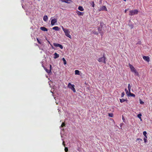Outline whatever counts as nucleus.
I'll return each mask as SVG.
<instances>
[{"label":"nucleus","mask_w":152,"mask_h":152,"mask_svg":"<svg viewBox=\"0 0 152 152\" xmlns=\"http://www.w3.org/2000/svg\"><path fill=\"white\" fill-rule=\"evenodd\" d=\"M109 115L110 117H113V114H112V113H109Z\"/></svg>","instance_id":"36"},{"label":"nucleus","mask_w":152,"mask_h":152,"mask_svg":"<svg viewBox=\"0 0 152 152\" xmlns=\"http://www.w3.org/2000/svg\"><path fill=\"white\" fill-rule=\"evenodd\" d=\"M137 117L140 119V120H142V118H141V116H142V114H139L137 115Z\"/></svg>","instance_id":"21"},{"label":"nucleus","mask_w":152,"mask_h":152,"mask_svg":"<svg viewBox=\"0 0 152 152\" xmlns=\"http://www.w3.org/2000/svg\"><path fill=\"white\" fill-rule=\"evenodd\" d=\"M53 45L56 47H59L61 49H62L63 48V46L60 44L54 43H53Z\"/></svg>","instance_id":"7"},{"label":"nucleus","mask_w":152,"mask_h":152,"mask_svg":"<svg viewBox=\"0 0 152 152\" xmlns=\"http://www.w3.org/2000/svg\"><path fill=\"white\" fill-rule=\"evenodd\" d=\"M37 41L38 42L39 44H41V42L39 40V39L38 38H37Z\"/></svg>","instance_id":"31"},{"label":"nucleus","mask_w":152,"mask_h":152,"mask_svg":"<svg viewBox=\"0 0 152 152\" xmlns=\"http://www.w3.org/2000/svg\"><path fill=\"white\" fill-rule=\"evenodd\" d=\"M62 60L64 62V65L66 64V62L65 59L64 58H62Z\"/></svg>","instance_id":"23"},{"label":"nucleus","mask_w":152,"mask_h":152,"mask_svg":"<svg viewBox=\"0 0 152 152\" xmlns=\"http://www.w3.org/2000/svg\"><path fill=\"white\" fill-rule=\"evenodd\" d=\"M125 91H126V93L127 94V93L128 92V91L126 89H125Z\"/></svg>","instance_id":"39"},{"label":"nucleus","mask_w":152,"mask_h":152,"mask_svg":"<svg viewBox=\"0 0 152 152\" xmlns=\"http://www.w3.org/2000/svg\"><path fill=\"white\" fill-rule=\"evenodd\" d=\"M129 94H130V95L131 96H132V97H135V95L134 94H133V93H131L130 92L129 93Z\"/></svg>","instance_id":"24"},{"label":"nucleus","mask_w":152,"mask_h":152,"mask_svg":"<svg viewBox=\"0 0 152 152\" xmlns=\"http://www.w3.org/2000/svg\"><path fill=\"white\" fill-rule=\"evenodd\" d=\"M64 150L65 152H67L68 151V148L67 147H65Z\"/></svg>","instance_id":"30"},{"label":"nucleus","mask_w":152,"mask_h":152,"mask_svg":"<svg viewBox=\"0 0 152 152\" xmlns=\"http://www.w3.org/2000/svg\"><path fill=\"white\" fill-rule=\"evenodd\" d=\"M63 145L64 147L65 146V142L64 141L63 142Z\"/></svg>","instance_id":"37"},{"label":"nucleus","mask_w":152,"mask_h":152,"mask_svg":"<svg viewBox=\"0 0 152 152\" xmlns=\"http://www.w3.org/2000/svg\"><path fill=\"white\" fill-rule=\"evenodd\" d=\"M133 72L134 73V75H136V76H138L139 75V73L137 72L136 69H135V70Z\"/></svg>","instance_id":"17"},{"label":"nucleus","mask_w":152,"mask_h":152,"mask_svg":"<svg viewBox=\"0 0 152 152\" xmlns=\"http://www.w3.org/2000/svg\"><path fill=\"white\" fill-rule=\"evenodd\" d=\"M120 102L121 103H123L125 101H126V100L125 99H120Z\"/></svg>","instance_id":"22"},{"label":"nucleus","mask_w":152,"mask_h":152,"mask_svg":"<svg viewBox=\"0 0 152 152\" xmlns=\"http://www.w3.org/2000/svg\"><path fill=\"white\" fill-rule=\"evenodd\" d=\"M63 2H64L66 3H70L71 1V0H66L62 1Z\"/></svg>","instance_id":"18"},{"label":"nucleus","mask_w":152,"mask_h":152,"mask_svg":"<svg viewBox=\"0 0 152 152\" xmlns=\"http://www.w3.org/2000/svg\"><path fill=\"white\" fill-rule=\"evenodd\" d=\"M40 29L41 30L43 31H48V29L44 27H41Z\"/></svg>","instance_id":"13"},{"label":"nucleus","mask_w":152,"mask_h":152,"mask_svg":"<svg viewBox=\"0 0 152 152\" xmlns=\"http://www.w3.org/2000/svg\"><path fill=\"white\" fill-rule=\"evenodd\" d=\"M75 75H79L80 71L78 70H76L75 71Z\"/></svg>","instance_id":"19"},{"label":"nucleus","mask_w":152,"mask_h":152,"mask_svg":"<svg viewBox=\"0 0 152 152\" xmlns=\"http://www.w3.org/2000/svg\"><path fill=\"white\" fill-rule=\"evenodd\" d=\"M131 88V86H130V84H129L128 85V88L129 91V92H130Z\"/></svg>","instance_id":"25"},{"label":"nucleus","mask_w":152,"mask_h":152,"mask_svg":"<svg viewBox=\"0 0 152 152\" xmlns=\"http://www.w3.org/2000/svg\"><path fill=\"white\" fill-rule=\"evenodd\" d=\"M78 9L80 11H83L84 10L83 7L82 6H80L78 7Z\"/></svg>","instance_id":"16"},{"label":"nucleus","mask_w":152,"mask_h":152,"mask_svg":"<svg viewBox=\"0 0 152 152\" xmlns=\"http://www.w3.org/2000/svg\"><path fill=\"white\" fill-rule=\"evenodd\" d=\"M65 126V124L64 123H63L61 125V127H63L64 126Z\"/></svg>","instance_id":"32"},{"label":"nucleus","mask_w":152,"mask_h":152,"mask_svg":"<svg viewBox=\"0 0 152 152\" xmlns=\"http://www.w3.org/2000/svg\"><path fill=\"white\" fill-rule=\"evenodd\" d=\"M76 12L77 14L78 15H83L84 14V13L83 12H81L77 10L76 11Z\"/></svg>","instance_id":"11"},{"label":"nucleus","mask_w":152,"mask_h":152,"mask_svg":"<svg viewBox=\"0 0 152 152\" xmlns=\"http://www.w3.org/2000/svg\"><path fill=\"white\" fill-rule=\"evenodd\" d=\"M91 4L92 6V7H94L95 4L94 1H92L91 3Z\"/></svg>","instance_id":"26"},{"label":"nucleus","mask_w":152,"mask_h":152,"mask_svg":"<svg viewBox=\"0 0 152 152\" xmlns=\"http://www.w3.org/2000/svg\"><path fill=\"white\" fill-rule=\"evenodd\" d=\"M54 55V56L53 58L55 59L57 58H58L59 57V55L58 54H57L56 53H55Z\"/></svg>","instance_id":"14"},{"label":"nucleus","mask_w":152,"mask_h":152,"mask_svg":"<svg viewBox=\"0 0 152 152\" xmlns=\"http://www.w3.org/2000/svg\"><path fill=\"white\" fill-rule=\"evenodd\" d=\"M128 10V9H126V10H125V12H124L125 13H126V11H127V10Z\"/></svg>","instance_id":"38"},{"label":"nucleus","mask_w":152,"mask_h":152,"mask_svg":"<svg viewBox=\"0 0 152 152\" xmlns=\"http://www.w3.org/2000/svg\"><path fill=\"white\" fill-rule=\"evenodd\" d=\"M124 95V92H122L121 94V97H123Z\"/></svg>","instance_id":"34"},{"label":"nucleus","mask_w":152,"mask_h":152,"mask_svg":"<svg viewBox=\"0 0 152 152\" xmlns=\"http://www.w3.org/2000/svg\"><path fill=\"white\" fill-rule=\"evenodd\" d=\"M105 59L106 58L103 55V57L99 58L98 59V61L99 62H102L104 63V64H106Z\"/></svg>","instance_id":"4"},{"label":"nucleus","mask_w":152,"mask_h":152,"mask_svg":"<svg viewBox=\"0 0 152 152\" xmlns=\"http://www.w3.org/2000/svg\"><path fill=\"white\" fill-rule=\"evenodd\" d=\"M147 137H145L144 138V140L145 142H147Z\"/></svg>","instance_id":"29"},{"label":"nucleus","mask_w":152,"mask_h":152,"mask_svg":"<svg viewBox=\"0 0 152 152\" xmlns=\"http://www.w3.org/2000/svg\"><path fill=\"white\" fill-rule=\"evenodd\" d=\"M68 87L71 89L74 92H75L76 91L74 88L75 86L74 84L72 85L70 83H69L68 84Z\"/></svg>","instance_id":"3"},{"label":"nucleus","mask_w":152,"mask_h":152,"mask_svg":"<svg viewBox=\"0 0 152 152\" xmlns=\"http://www.w3.org/2000/svg\"><path fill=\"white\" fill-rule=\"evenodd\" d=\"M138 11L137 10H131L129 12V15H134L137 14L138 13Z\"/></svg>","instance_id":"2"},{"label":"nucleus","mask_w":152,"mask_h":152,"mask_svg":"<svg viewBox=\"0 0 152 152\" xmlns=\"http://www.w3.org/2000/svg\"><path fill=\"white\" fill-rule=\"evenodd\" d=\"M48 19V17L47 15H45L44 16L43 19V20L45 21H46Z\"/></svg>","instance_id":"15"},{"label":"nucleus","mask_w":152,"mask_h":152,"mask_svg":"<svg viewBox=\"0 0 152 152\" xmlns=\"http://www.w3.org/2000/svg\"><path fill=\"white\" fill-rule=\"evenodd\" d=\"M129 66L131 69V71L133 72L136 69L134 68V67L131 64L129 63Z\"/></svg>","instance_id":"8"},{"label":"nucleus","mask_w":152,"mask_h":152,"mask_svg":"<svg viewBox=\"0 0 152 152\" xmlns=\"http://www.w3.org/2000/svg\"><path fill=\"white\" fill-rule=\"evenodd\" d=\"M52 29L56 31H59L60 28L57 26H54L52 28Z\"/></svg>","instance_id":"12"},{"label":"nucleus","mask_w":152,"mask_h":152,"mask_svg":"<svg viewBox=\"0 0 152 152\" xmlns=\"http://www.w3.org/2000/svg\"><path fill=\"white\" fill-rule=\"evenodd\" d=\"M104 10L107 11V7H106V6H103L101 7L99 9V11Z\"/></svg>","instance_id":"6"},{"label":"nucleus","mask_w":152,"mask_h":152,"mask_svg":"<svg viewBox=\"0 0 152 152\" xmlns=\"http://www.w3.org/2000/svg\"><path fill=\"white\" fill-rule=\"evenodd\" d=\"M57 22V20L56 18H54L53 19L51 20V25L52 26H53L55 25V24Z\"/></svg>","instance_id":"10"},{"label":"nucleus","mask_w":152,"mask_h":152,"mask_svg":"<svg viewBox=\"0 0 152 152\" xmlns=\"http://www.w3.org/2000/svg\"><path fill=\"white\" fill-rule=\"evenodd\" d=\"M123 124V123H122L120 124V126L121 127L122 126V125Z\"/></svg>","instance_id":"41"},{"label":"nucleus","mask_w":152,"mask_h":152,"mask_svg":"<svg viewBox=\"0 0 152 152\" xmlns=\"http://www.w3.org/2000/svg\"><path fill=\"white\" fill-rule=\"evenodd\" d=\"M45 71H46V72L48 73H50L51 72V70H48L46 68H45Z\"/></svg>","instance_id":"20"},{"label":"nucleus","mask_w":152,"mask_h":152,"mask_svg":"<svg viewBox=\"0 0 152 152\" xmlns=\"http://www.w3.org/2000/svg\"><path fill=\"white\" fill-rule=\"evenodd\" d=\"M93 33L94 34H96V35H98V34L97 32H96V31H95L93 32Z\"/></svg>","instance_id":"33"},{"label":"nucleus","mask_w":152,"mask_h":152,"mask_svg":"<svg viewBox=\"0 0 152 152\" xmlns=\"http://www.w3.org/2000/svg\"><path fill=\"white\" fill-rule=\"evenodd\" d=\"M144 103V102L141 101L140 99V103L141 104H143Z\"/></svg>","instance_id":"35"},{"label":"nucleus","mask_w":152,"mask_h":152,"mask_svg":"<svg viewBox=\"0 0 152 152\" xmlns=\"http://www.w3.org/2000/svg\"><path fill=\"white\" fill-rule=\"evenodd\" d=\"M143 135L145 136V137H147L146 136L147 132L146 131L143 132Z\"/></svg>","instance_id":"27"},{"label":"nucleus","mask_w":152,"mask_h":152,"mask_svg":"<svg viewBox=\"0 0 152 152\" xmlns=\"http://www.w3.org/2000/svg\"><path fill=\"white\" fill-rule=\"evenodd\" d=\"M50 70H51V68H52V66H51V65H50Z\"/></svg>","instance_id":"40"},{"label":"nucleus","mask_w":152,"mask_h":152,"mask_svg":"<svg viewBox=\"0 0 152 152\" xmlns=\"http://www.w3.org/2000/svg\"><path fill=\"white\" fill-rule=\"evenodd\" d=\"M137 141H139V142H140L142 141V139L138 138H137L136 140Z\"/></svg>","instance_id":"28"},{"label":"nucleus","mask_w":152,"mask_h":152,"mask_svg":"<svg viewBox=\"0 0 152 152\" xmlns=\"http://www.w3.org/2000/svg\"><path fill=\"white\" fill-rule=\"evenodd\" d=\"M101 1V0H100ZM101 1H102V0H101Z\"/></svg>","instance_id":"42"},{"label":"nucleus","mask_w":152,"mask_h":152,"mask_svg":"<svg viewBox=\"0 0 152 152\" xmlns=\"http://www.w3.org/2000/svg\"><path fill=\"white\" fill-rule=\"evenodd\" d=\"M143 58L147 62H148L150 61V58L148 56H143Z\"/></svg>","instance_id":"9"},{"label":"nucleus","mask_w":152,"mask_h":152,"mask_svg":"<svg viewBox=\"0 0 152 152\" xmlns=\"http://www.w3.org/2000/svg\"><path fill=\"white\" fill-rule=\"evenodd\" d=\"M61 28L63 30L64 32L65 35L69 38L71 39L72 36L70 35V31L68 29L64 28L63 26H61Z\"/></svg>","instance_id":"1"},{"label":"nucleus","mask_w":152,"mask_h":152,"mask_svg":"<svg viewBox=\"0 0 152 152\" xmlns=\"http://www.w3.org/2000/svg\"><path fill=\"white\" fill-rule=\"evenodd\" d=\"M102 26H101V27H97L98 30L99 32V33L100 34L102 37L103 34H104V33L103 31H102Z\"/></svg>","instance_id":"5"}]
</instances>
